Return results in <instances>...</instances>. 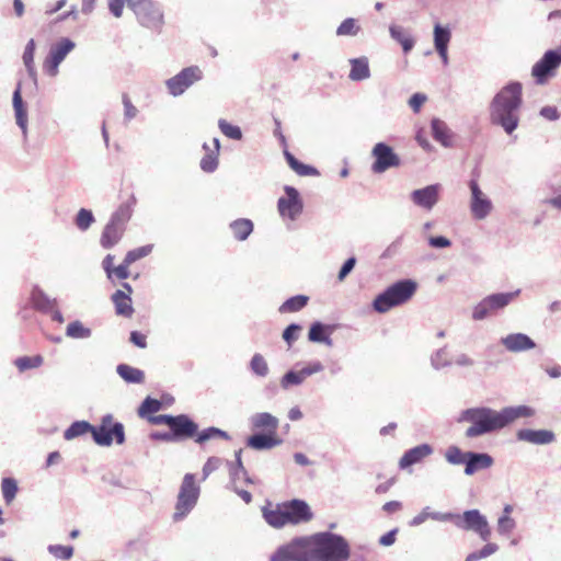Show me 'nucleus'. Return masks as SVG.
<instances>
[{"mask_svg":"<svg viewBox=\"0 0 561 561\" xmlns=\"http://www.w3.org/2000/svg\"><path fill=\"white\" fill-rule=\"evenodd\" d=\"M523 106V85L510 82L495 93L489 104L490 122L511 135L518 127Z\"/></svg>","mask_w":561,"mask_h":561,"instance_id":"f257e3e1","label":"nucleus"},{"mask_svg":"<svg viewBox=\"0 0 561 561\" xmlns=\"http://www.w3.org/2000/svg\"><path fill=\"white\" fill-rule=\"evenodd\" d=\"M309 561H347L351 548L347 540L330 531L317 533L310 536Z\"/></svg>","mask_w":561,"mask_h":561,"instance_id":"f03ea898","label":"nucleus"},{"mask_svg":"<svg viewBox=\"0 0 561 561\" xmlns=\"http://www.w3.org/2000/svg\"><path fill=\"white\" fill-rule=\"evenodd\" d=\"M458 422L471 424L465 433L467 438H476L502 430L499 411L489 407L466 409L459 414Z\"/></svg>","mask_w":561,"mask_h":561,"instance_id":"7ed1b4c3","label":"nucleus"},{"mask_svg":"<svg viewBox=\"0 0 561 561\" xmlns=\"http://www.w3.org/2000/svg\"><path fill=\"white\" fill-rule=\"evenodd\" d=\"M417 284L412 279H402L376 296L373 308L379 313H386L393 307L409 301L415 294Z\"/></svg>","mask_w":561,"mask_h":561,"instance_id":"20e7f679","label":"nucleus"},{"mask_svg":"<svg viewBox=\"0 0 561 561\" xmlns=\"http://www.w3.org/2000/svg\"><path fill=\"white\" fill-rule=\"evenodd\" d=\"M131 215L133 203H123L112 214L111 219L104 227L100 239V243L104 249H111L119 242Z\"/></svg>","mask_w":561,"mask_h":561,"instance_id":"39448f33","label":"nucleus"},{"mask_svg":"<svg viewBox=\"0 0 561 561\" xmlns=\"http://www.w3.org/2000/svg\"><path fill=\"white\" fill-rule=\"evenodd\" d=\"M201 489L195 482L193 473H186L183 478L173 513V520L184 519L197 504Z\"/></svg>","mask_w":561,"mask_h":561,"instance_id":"423d86ee","label":"nucleus"},{"mask_svg":"<svg viewBox=\"0 0 561 561\" xmlns=\"http://www.w3.org/2000/svg\"><path fill=\"white\" fill-rule=\"evenodd\" d=\"M450 522L461 530L476 533L482 541H489L492 535L488 518L476 508L462 514L451 513Z\"/></svg>","mask_w":561,"mask_h":561,"instance_id":"0eeeda50","label":"nucleus"},{"mask_svg":"<svg viewBox=\"0 0 561 561\" xmlns=\"http://www.w3.org/2000/svg\"><path fill=\"white\" fill-rule=\"evenodd\" d=\"M520 293V289L511 293H497L484 297L472 309V319L482 321L497 310L508 306Z\"/></svg>","mask_w":561,"mask_h":561,"instance_id":"6e6552de","label":"nucleus"},{"mask_svg":"<svg viewBox=\"0 0 561 561\" xmlns=\"http://www.w3.org/2000/svg\"><path fill=\"white\" fill-rule=\"evenodd\" d=\"M128 7L138 22L145 27L160 30L163 25V13L153 0H129Z\"/></svg>","mask_w":561,"mask_h":561,"instance_id":"1a4fd4ad","label":"nucleus"},{"mask_svg":"<svg viewBox=\"0 0 561 561\" xmlns=\"http://www.w3.org/2000/svg\"><path fill=\"white\" fill-rule=\"evenodd\" d=\"M310 536L298 537L278 547L270 561H309Z\"/></svg>","mask_w":561,"mask_h":561,"instance_id":"9d476101","label":"nucleus"},{"mask_svg":"<svg viewBox=\"0 0 561 561\" xmlns=\"http://www.w3.org/2000/svg\"><path fill=\"white\" fill-rule=\"evenodd\" d=\"M112 415H105L102 424L98 427L92 426L91 434L93 440L100 446H110L115 440L118 445L125 442L124 426L122 423L112 424Z\"/></svg>","mask_w":561,"mask_h":561,"instance_id":"9b49d317","label":"nucleus"},{"mask_svg":"<svg viewBox=\"0 0 561 561\" xmlns=\"http://www.w3.org/2000/svg\"><path fill=\"white\" fill-rule=\"evenodd\" d=\"M284 191L286 195L278 198L277 210L284 221L294 222L302 214L304 202L295 187L286 185Z\"/></svg>","mask_w":561,"mask_h":561,"instance_id":"f8f14e48","label":"nucleus"},{"mask_svg":"<svg viewBox=\"0 0 561 561\" xmlns=\"http://www.w3.org/2000/svg\"><path fill=\"white\" fill-rule=\"evenodd\" d=\"M203 78V71L197 66L182 69L178 75L165 81L167 89L172 96L182 95L190 87Z\"/></svg>","mask_w":561,"mask_h":561,"instance_id":"ddd939ff","label":"nucleus"},{"mask_svg":"<svg viewBox=\"0 0 561 561\" xmlns=\"http://www.w3.org/2000/svg\"><path fill=\"white\" fill-rule=\"evenodd\" d=\"M561 66V51L547 50L543 56L533 66L531 75L538 84H545L549 78L556 75Z\"/></svg>","mask_w":561,"mask_h":561,"instance_id":"4468645a","label":"nucleus"},{"mask_svg":"<svg viewBox=\"0 0 561 561\" xmlns=\"http://www.w3.org/2000/svg\"><path fill=\"white\" fill-rule=\"evenodd\" d=\"M371 157L374 158L371 172L375 174H381L391 168H398L401 163L399 156L385 142H377L374 146Z\"/></svg>","mask_w":561,"mask_h":561,"instance_id":"2eb2a0df","label":"nucleus"},{"mask_svg":"<svg viewBox=\"0 0 561 561\" xmlns=\"http://www.w3.org/2000/svg\"><path fill=\"white\" fill-rule=\"evenodd\" d=\"M75 47V42L67 37L53 45L43 65L46 73L56 77L59 72V65Z\"/></svg>","mask_w":561,"mask_h":561,"instance_id":"dca6fc26","label":"nucleus"},{"mask_svg":"<svg viewBox=\"0 0 561 561\" xmlns=\"http://www.w3.org/2000/svg\"><path fill=\"white\" fill-rule=\"evenodd\" d=\"M470 188V213L477 220L485 219L493 210L492 201L489 196L480 188L476 180L469 182Z\"/></svg>","mask_w":561,"mask_h":561,"instance_id":"f3484780","label":"nucleus"},{"mask_svg":"<svg viewBox=\"0 0 561 561\" xmlns=\"http://www.w3.org/2000/svg\"><path fill=\"white\" fill-rule=\"evenodd\" d=\"M440 191V184H431L425 187L414 190L411 193L410 198L415 206L426 211H431L439 201Z\"/></svg>","mask_w":561,"mask_h":561,"instance_id":"a211bd4d","label":"nucleus"},{"mask_svg":"<svg viewBox=\"0 0 561 561\" xmlns=\"http://www.w3.org/2000/svg\"><path fill=\"white\" fill-rule=\"evenodd\" d=\"M12 106L14 112L15 124L19 126L22 133L23 140L26 141L28 137V116L27 106L22 99V84L18 83L13 95Z\"/></svg>","mask_w":561,"mask_h":561,"instance_id":"6ab92c4d","label":"nucleus"},{"mask_svg":"<svg viewBox=\"0 0 561 561\" xmlns=\"http://www.w3.org/2000/svg\"><path fill=\"white\" fill-rule=\"evenodd\" d=\"M501 345L511 353L527 352L536 347L535 341L525 333H510L502 336L500 340Z\"/></svg>","mask_w":561,"mask_h":561,"instance_id":"aec40b11","label":"nucleus"},{"mask_svg":"<svg viewBox=\"0 0 561 561\" xmlns=\"http://www.w3.org/2000/svg\"><path fill=\"white\" fill-rule=\"evenodd\" d=\"M170 432L176 442L191 438L197 432V424L193 422L187 415L180 414L173 416L170 425Z\"/></svg>","mask_w":561,"mask_h":561,"instance_id":"412c9836","label":"nucleus"},{"mask_svg":"<svg viewBox=\"0 0 561 561\" xmlns=\"http://www.w3.org/2000/svg\"><path fill=\"white\" fill-rule=\"evenodd\" d=\"M288 524H299L311 519L312 514L308 504L300 500H293L283 504Z\"/></svg>","mask_w":561,"mask_h":561,"instance_id":"4be33fe9","label":"nucleus"},{"mask_svg":"<svg viewBox=\"0 0 561 561\" xmlns=\"http://www.w3.org/2000/svg\"><path fill=\"white\" fill-rule=\"evenodd\" d=\"M499 413L502 428H504L510 424L514 423L518 419L533 417L536 411L529 405L520 404L505 407L502 410H500Z\"/></svg>","mask_w":561,"mask_h":561,"instance_id":"5701e85b","label":"nucleus"},{"mask_svg":"<svg viewBox=\"0 0 561 561\" xmlns=\"http://www.w3.org/2000/svg\"><path fill=\"white\" fill-rule=\"evenodd\" d=\"M434 453L430 444H421L407 450L399 460V468L404 470L413 465L420 463L424 458Z\"/></svg>","mask_w":561,"mask_h":561,"instance_id":"b1692460","label":"nucleus"},{"mask_svg":"<svg viewBox=\"0 0 561 561\" xmlns=\"http://www.w3.org/2000/svg\"><path fill=\"white\" fill-rule=\"evenodd\" d=\"M516 436L518 440L534 445H548L556 439L554 433L549 430L523 428L517 432Z\"/></svg>","mask_w":561,"mask_h":561,"instance_id":"393cba45","label":"nucleus"},{"mask_svg":"<svg viewBox=\"0 0 561 561\" xmlns=\"http://www.w3.org/2000/svg\"><path fill=\"white\" fill-rule=\"evenodd\" d=\"M451 38V32L448 27L435 24L434 26V47L438 53L443 65H448V44Z\"/></svg>","mask_w":561,"mask_h":561,"instance_id":"a878e982","label":"nucleus"},{"mask_svg":"<svg viewBox=\"0 0 561 561\" xmlns=\"http://www.w3.org/2000/svg\"><path fill=\"white\" fill-rule=\"evenodd\" d=\"M493 462L494 460L489 454L467 451L465 474L472 476L479 470L489 469Z\"/></svg>","mask_w":561,"mask_h":561,"instance_id":"bb28decb","label":"nucleus"},{"mask_svg":"<svg viewBox=\"0 0 561 561\" xmlns=\"http://www.w3.org/2000/svg\"><path fill=\"white\" fill-rule=\"evenodd\" d=\"M514 511V506L511 504H505L501 514L496 520V531L499 536L504 538H510L513 531L517 527L516 519L512 516Z\"/></svg>","mask_w":561,"mask_h":561,"instance_id":"cd10ccee","label":"nucleus"},{"mask_svg":"<svg viewBox=\"0 0 561 561\" xmlns=\"http://www.w3.org/2000/svg\"><path fill=\"white\" fill-rule=\"evenodd\" d=\"M427 519L446 523L451 519V512H437L432 511L430 506H425L421 510L419 514H416L410 522L409 526L417 527L424 524Z\"/></svg>","mask_w":561,"mask_h":561,"instance_id":"c85d7f7f","label":"nucleus"},{"mask_svg":"<svg viewBox=\"0 0 561 561\" xmlns=\"http://www.w3.org/2000/svg\"><path fill=\"white\" fill-rule=\"evenodd\" d=\"M283 443L276 434H255L248 438L247 445L255 450H268Z\"/></svg>","mask_w":561,"mask_h":561,"instance_id":"c756f323","label":"nucleus"},{"mask_svg":"<svg viewBox=\"0 0 561 561\" xmlns=\"http://www.w3.org/2000/svg\"><path fill=\"white\" fill-rule=\"evenodd\" d=\"M250 423L254 430H266L272 434H276L279 424L278 419L267 412L253 414Z\"/></svg>","mask_w":561,"mask_h":561,"instance_id":"7c9ffc66","label":"nucleus"},{"mask_svg":"<svg viewBox=\"0 0 561 561\" xmlns=\"http://www.w3.org/2000/svg\"><path fill=\"white\" fill-rule=\"evenodd\" d=\"M432 134L436 141L448 148L453 146V131L442 119L434 118L431 123Z\"/></svg>","mask_w":561,"mask_h":561,"instance_id":"2f4dec72","label":"nucleus"},{"mask_svg":"<svg viewBox=\"0 0 561 561\" xmlns=\"http://www.w3.org/2000/svg\"><path fill=\"white\" fill-rule=\"evenodd\" d=\"M351 71L348 78L352 81H363L370 77L369 62L367 57L353 58L350 60Z\"/></svg>","mask_w":561,"mask_h":561,"instance_id":"473e14b6","label":"nucleus"},{"mask_svg":"<svg viewBox=\"0 0 561 561\" xmlns=\"http://www.w3.org/2000/svg\"><path fill=\"white\" fill-rule=\"evenodd\" d=\"M112 300L115 306V311L118 316L127 318L131 317L134 309L131 306V298L128 294H126L124 290H116L112 296Z\"/></svg>","mask_w":561,"mask_h":561,"instance_id":"72a5a7b5","label":"nucleus"},{"mask_svg":"<svg viewBox=\"0 0 561 561\" xmlns=\"http://www.w3.org/2000/svg\"><path fill=\"white\" fill-rule=\"evenodd\" d=\"M118 376L128 383H142L145 380V373L136 367L127 364H119L116 367Z\"/></svg>","mask_w":561,"mask_h":561,"instance_id":"f704fd0d","label":"nucleus"},{"mask_svg":"<svg viewBox=\"0 0 561 561\" xmlns=\"http://www.w3.org/2000/svg\"><path fill=\"white\" fill-rule=\"evenodd\" d=\"M34 308L43 312H50L56 307V299L49 298L39 288H34L31 296Z\"/></svg>","mask_w":561,"mask_h":561,"instance_id":"c9c22d12","label":"nucleus"},{"mask_svg":"<svg viewBox=\"0 0 561 561\" xmlns=\"http://www.w3.org/2000/svg\"><path fill=\"white\" fill-rule=\"evenodd\" d=\"M233 237L239 241H244L253 231V222L247 218L233 220L230 224Z\"/></svg>","mask_w":561,"mask_h":561,"instance_id":"e433bc0d","label":"nucleus"},{"mask_svg":"<svg viewBox=\"0 0 561 561\" xmlns=\"http://www.w3.org/2000/svg\"><path fill=\"white\" fill-rule=\"evenodd\" d=\"M389 33L392 39L400 43L404 53H409L414 47V39L404 32L402 26L391 24Z\"/></svg>","mask_w":561,"mask_h":561,"instance_id":"4c0bfd02","label":"nucleus"},{"mask_svg":"<svg viewBox=\"0 0 561 561\" xmlns=\"http://www.w3.org/2000/svg\"><path fill=\"white\" fill-rule=\"evenodd\" d=\"M309 301V297L305 295H297L294 297L288 298L285 300L280 307L279 312L280 313H290V312H297L304 309Z\"/></svg>","mask_w":561,"mask_h":561,"instance_id":"58836bf2","label":"nucleus"},{"mask_svg":"<svg viewBox=\"0 0 561 561\" xmlns=\"http://www.w3.org/2000/svg\"><path fill=\"white\" fill-rule=\"evenodd\" d=\"M263 516L266 523L275 528H279L288 524L284 505L278 506L276 510H264Z\"/></svg>","mask_w":561,"mask_h":561,"instance_id":"ea45409f","label":"nucleus"},{"mask_svg":"<svg viewBox=\"0 0 561 561\" xmlns=\"http://www.w3.org/2000/svg\"><path fill=\"white\" fill-rule=\"evenodd\" d=\"M289 167L300 176L318 175L317 169L299 162L289 151L284 152Z\"/></svg>","mask_w":561,"mask_h":561,"instance_id":"a19ab883","label":"nucleus"},{"mask_svg":"<svg viewBox=\"0 0 561 561\" xmlns=\"http://www.w3.org/2000/svg\"><path fill=\"white\" fill-rule=\"evenodd\" d=\"M92 425L87 421L73 422L64 433V437L67 440H71L87 433H91Z\"/></svg>","mask_w":561,"mask_h":561,"instance_id":"79ce46f5","label":"nucleus"},{"mask_svg":"<svg viewBox=\"0 0 561 561\" xmlns=\"http://www.w3.org/2000/svg\"><path fill=\"white\" fill-rule=\"evenodd\" d=\"M35 48H36L35 41L33 38H31L27 42L24 53H23V56H22L23 64L27 70L28 75L34 79L36 77V69H35V64H34Z\"/></svg>","mask_w":561,"mask_h":561,"instance_id":"37998d69","label":"nucleus"},{"mask_svg":"<svg viewBox=\"0 0 561 561\" xmlns=\"http://www.w3.org/2000/svg\"><path fill=\"white\" fill-rule=\"evenodd\" d=\"M306 378L305 370L301 368L300 370H289L287 371L280 379V386L283 389H288L291 386L301 385Z\"/></svg>","mask_w":561,"mask_h":561,"instance_id":"c03bdc74","label":"nucleus"},{"mask_svg":"<svg viewBox=\"0 0 561 561\" xmlns=\"http://www.w3.org/2000/svg\"><path fill=\"white\" fill-rule=\"evenodd\" d=\"M445 460L453 466L466 465L467 451H462L458 446L451 445L445 451Z\"/></svg>","mask_w":561,"mask_h":561,"instance_id":"a18cd8bd","label":"nucleus"},{"mask_svg":"<svg viewBox=\"0 0 561 561\" xmlns=\"http://www.w3.org/2000/svg\"><path fill=\"white\" fill-rule=\"evenodd\" d=\"M66 335L71 339H87L91 336V330L77 320L68 324Z\"/></svg>","mask_w":561,"mask_h":561,"instance_id":"49530a36","label":"nucleus"},{"mask_svg":"<svg viewBox=\"0 0 561 561\" xmlns=\"http://www.w3.org/2000/svg\"><path fill=\"white\" fill-rule=\"evenodd\" d=\"M432 366L435 369H440L453 365V359L449 357L447 347L439 348L431 357Z\"/></svg>","mask_w":561,"mask_h":561,"instance_id":"de8ad7c7","label":"nucleus"},{"mask_svg":"<svg viewBox=\"0 0 561 561\" xmlns=\"http://www.w3.org/2000/svg\"><path fill=\"white\" fill-rule=\"evenodd\" d=\"M485 542L486 543L481 550L469 553L465 561H479L494 554L499 550V546L496 543L488 541Z\"/></svg>","mask_w":561,"mask_h":561,"instance_id":"09e8293b","label":"nucleus"},{"mask_svg":"<svg viewBox=\"0 0 561 561\" xmlns=\"http://www.w3.org/2000/svg\"><path fill=\"white\" fill-rule=\"evenodd\" d=\"M217 437H220V438H224V439H229V435L227 432L222 431V430H219L217 427H208L206 430H203L202 432H199L197 434V437H196V443L198 444H203L209 439H213V438H217Z\"/></svg>","mask_w":561,"mask_h":561,"instance_id":"8fccbe9b","label":"nucleus"},{"mask_svg":"<svg viewBox=\"0 0 561 561\" xmlns=\"http://www.w3.org/2000/svg\"><path fill=\"white\" fill-rule=\"evenodd\" d=\"M2 495L7 504H10L16 495L18 483L12 478H4L1 482Z\"/></svg>","mask_w":561,"mask_h":561,"instance_id":"3c124183","label":"nucleus"},{"mask_svg":"<svg viewBox=\"0 0 561 561\" xmlns=\"http://www.w3.org/2000/svg\"><path fill=\"white\" fill-rule=\"evenodd\" d=\"M162 404L159 400L150 397L146 398L138 409V414L141 417H149L151 413H156L161 409Z\"/></svg>","mask_w":561,"mask_h":561,"instance_id":"603ef678","label":"nucleus"},{"mask_svg":"<svg viewBox=\"0 0 561 561\" xmlns=\"http://www.w3.org/2000/svg\"><path fill=\"white\" fill-rule=\"evenodd\" d=\"M218 127L220 131L230 139L240 140L242 138L240 127L228 123L226 119L220 118L218 121Z\"/></svg>","mask_w":561,"mask_h":561,"instance_id":"864d4df0","label":"nucleus"},{"mask_svg":"<svg viewBox=\"0 0 561 561\" xmlns=\"http://www.w3.org/2000/svg\"><path fill=\"white\" fill-rule=\"evenodd\" d=\"M94 222V216L91 210L81 208L76 216V226L79 230L85 231Z\"/></svg>","mask_w":561,"mask_h":561,"instance_id":"5fc2aeb1","label":"nucleus"},{"mask_svg":"<svg viewBox=\"0 0 561 561\" xmlns=\"http://www.w3.org/2000/svg\"><path fill=\"white\" fill-rule=\"evenodd\" d=\"M250 367L253 374L259 377H265L268 374V366L266 360L261 354H254L251 362Z\"/></svg>","mask_w":561,"mask_h":561,"instance_id":"6e6d98bb","label":"nucleus"},{"mask_svg":"<svg viewBox=\"0 0 561 561\" xmlns=\"http://www.w3.org/2000/svg\"><path fill=\"white\" fill-rule=\"evenodd\" d=\"M359 31V26L353 18L345 19L336 28L339 36H355Z\"/></svg>","mask_w":561,"mask_h":561,"instance_id":"4d7b16f0","label":"nucleus"},{"mask_svg":"<svg viewBox=\"0 0 561 561\" xmlns=\"http://www.w3.org/2000/svg\"><path fill=\"white\" fill-rule=\"evenodd\" d=\"M42 364H43V358H42V356H39V355H37V356H33V357L23 356V357H19V358L15 360V365H16V367H18L21 371H24V370H27V369H31V368H37V367H39Z\"/></svg>","mask_w":561,"mask_h":561,"instance_id":"13d9d810","label":"nucleus"},{"mask_svg":"<svg viewBox=\"0 0 561 561\" xmlns=\"http://www.w3.org/2000/svg\"><path fill=\"white\" fill-rule=\"evenodd\" d=\"M152 248H153L152 244H147V245H142L140 248L128 251L125 256L126 263L131 265L136 261L149 255L152 251Z\"/></svg>","mask_w":561,"mask_h":561,"instance_id":"bf43d9fd","label":"nucleus"},{"mask_svg":"<svg viewBox=\"0 0 561 561\" xmlns=\"http://www.w3.org/2000/svg\"><path fill=\"white\" fill-rule=\"evenodd\" d=\"M48 551L55 558L61 560H68L73 554V548L71 546L50 545L48 546Z\"/></svg>","mask_w":561,"mask_h":561,"instance_id":"052dcab7","label":"nucleus"},{"mask_svg":"<svg viewBox=\"0 0 561 561\" xmlns=\"http://www.w3.org/2000/svg\"><path fill=\"white\" fill-rule=\"evenodd\" d=\"M199 165L204 172L213 173L218 167V154L211 151L206 153L202 158Z\"/></svg>","mask_w":561,"mask_h":561,"instance_id":"680f3d73","label":"nucleus"},{"mask_svg":"<svg viewBox=\"0 0 561 561\" xmlns=\"http://www.w3.org/2000/svg\"><path fill=\"white\" fill-rule=\"evenodd\" d=\"M123 106H124V118L126 122H130L134 119L137 114V107L131 103L129 96L127 94H123L122 98Z\"/></svg>","mask_w":561,"mask_h":561,"instance_id":"e2e57ef3","label":"nucleus"},{"mask_svg":"<svg viewBox=\"0 0 561 561\" xmlns=\"http://www.w3.org/2000/svg\"><path fill=\"white\" fill-rule=\"evenodd\" d=\"M301 330V327L298 324H289L283 332V339L286 341L288 345H291L298 339V332Z\"/></svg>","mask_w":561,"mask_h":561,"instance_id":"0e129e2a","label":"nucleus"},{"mask_svg":"<svg viewBox=\"0 0 561 561\" xmlns=\"http://www.w3.org/2000/svg\"><path fill=\"white\" fill-rule=\"evenodd\" d=\"M221 465V459L218 457H209L203 467V479H207V477L217 470Z\"/></svg>","mask_w":561,"mask_h":561,"instance_id":"69168bd1","label":"nucleus"},{"mask_svg":"<svg viewBox=\"0 0 561 561\" xmlns=\"http://www.w3.org/2000/svg\"><path fill=\"white\" fill-rule=\"evenodd\" d=\"M320 327H316V328H310L309 330V334H308V337L311 342H316V343H324L327 346H332L333 342H332V339L327 334V335H318L317 334V330H319Z\"/></svg>","mask_w":561,"mask_h":561,"instance_id":"338daca9","label":"nucleus"},{"mask_svg":"<svg viewBox=\"0 0 561 561\" xmlns=\"http://www.w3.org/2000/svg\"><path fill=\"white\" fill-rule=\"evenodd\" d=\"M427 98L423 93H414L409 99V106L412 108L414 113H419L422 105L426 102Z\"/></svg>","mask_w":561,"mask_h":561,"instance_id":"774afa93","label":"nucleus"}]
</instances>
